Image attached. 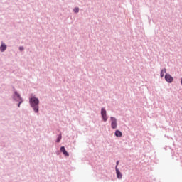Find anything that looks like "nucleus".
<instances>
[{
	"mask_svg": "<svg viewBox=\"0 0 182 182\" xmlns=\"http://www.w3.org/2000/svg\"><path fill=\"white\" fill-rule=\"evenodd\" d=\"M30 105L33 108L35 113H38L39 112V99L36 98V97H31L30 98Z\"/></svg>",
	"mask_w": 182,
	"mask_h": 182,
	"instance_id": "obj_1",
	"label": "nucleus"
},
{
	"mask_svg": "<svg viewBox=\"0 0 182 182\" xmlns=\"http://www.w3.org/2000/svg\"><path fill=\"white\" fill-rule=\"evenodd\" d=\"M111 127L112 129H117V120L113 117H111Z\"/></svg>",
	"mask_w": 182,
	"mask_h": 182,
	"instance_id": "obj_2",
	"label": "nucleus"
},
{
	"mask_svg": "<svg viewBox=\"0 0 182 182\" xmlns=\"http://www.w3.org/2000/svg\"><path fill=\"white\" fill-rule=\"evenodd\" d=\"M20 50H22V48H21V47H20Z\"/></svg>",
	"mask_w": 182,
	"mask_h": 182,
	"instance_id": "obj_14",
	"label": "nucleus"
},
{
	"mask_svg": "<svg viewBox=\"0 0 182 182\" xmlns=\"http://www.w3.org/2000/svg\"><path fill=\"white\" fill-rule=\"evenodd\" d=\"M119 163H120V161H117V166H116L117 168V166H119Z\"/></svg>",
	"mask_w": 182,
	"mask_h": 182,
	"instance_id": "obj_13",
	"label": "nucleus"
},
{
	"mask_svg": "<svg viewBox=\"0 0 182 182\" xmlns=\"http://www.w3.org/2000/svg\"><path fill=\"white\" fill-rule=\"evenodd\" d=\"M62 140V135H60L59 137L57 139V143H59Z\"/></svg>",
	"mask_w": 182,
	"mask_h": 182,
	"instance_id": "obj_12",
	"label": "nucleus"
},
{
	"mask_svg": "<svg viewBox=\"0 0 182 182\" xmlns=\"http://www.w3.org/2000/svg\"><path fill=\"white\" fill-rule=\"evenodd\" d=\"M115 170H116L117 178H122V173H120V171L119 170V168H117V166L115 167Z\"/></svg>",
	"mask_w": 182,
	"mask_h": 182,
	"instance_id": "obj_7",
	"label": "nucleus"
},
{
	"mask_svg": "<svg viewBox=\"0 0 182 182\" xmlns=\"http://www.w3.org/2000/svg\"><path fill=\"white\" fill-rule=\"evenodd\" d=\"M14 99L15 100H17V102H19L18 107L21 106V103H22V100H21V97L19 96V94L18 92H15L14 95Z\"/></svg>",
	"mask_w": 182,
	"mask_h": 182,
	"instance_id": "obj_4",
	"label": "nucleus"
},
{
	"mask_svg": "<svg viewBox=\"0 0 182 182\" xmlns=\"http://www.w3.org/2000/svg\"><path fill=\"white\" fill-rule=\"evenodd\" d=\"M60 151L63 153L64 156H66V157H69V153H68V151L65 149V146H62L60 148Z\"/></svg>",
	"mask_w": 182,
	"mask_h": 182,
	"instance_id": "obj_6",
	"label": "nucleus"
},
{
	"mask_svg": "<svg viewBox=\"0 0 182 182\" xmlns=\"http://www.w3.org/2000/svg\"><path fill=\"white\" fill-rule=\"evenodd\" d=\"M165 80L166 82H168V83H171L173 80H174V78H173L169 74H166L165 75Z\"/></svg>",
	"mask_w": 182,
	"mask_h": 182,
	"instance_id": "obj_5",
	"label": "nucleus"
},
{
	"mask_svg": "<svg viewBox=\"0 0 182 182\" xmlns=\"http://www.w3.org/2000/svg\"><path fill=\"white\" fill-rule=\"evenodd\" d=\"M123 134H122V132L119 131V130H116L115 131V136L117 137H122Z\"/></svg>",
	"mask_w": 182,
	"mask_h": 182,
	"instance_id": "obj_8",
	"label": "nucleus"
},
{
	"mask_svg": "<svg viewBox=\"0 0 182 182\" xmlns=\"http://www.w3.org/2000/svg\"><path fill=\"white\" fill-rule=\"evenodd\" d=\"M101 116L104 122H107V115L106 114V109L105 108L101 109Z\"/></svg>",
	"mask_w": 182,
	"mask_h": 182,
	"instance_id": "obj_3",
	"label": "nucleus"
},
{
	"mask_svg": "<svg viewBox=\"0 0 182 182\" xmlns=\"http://www.w3.org/2000/svg\"><path fill=\"white\" fill-rule=\"evenodd\" d=\"M166 70H167L166 68H164V69H163L161 70V77H164V73H166Z\"/></svg>",
	"mask_w": 182,
	"mask_h": 182,
	"instance_id": "obj_10",
	"label": "nucleus"
},
{
	"mask_svg": "<svg viewBox=\"0 0 182 182\" xmlns=\"http://www.w3.org/2000/svg\"><path fill=\"white\" fill-rule=\"evenodd\" d=\"M6 49V46L5 44L2 43L1 46L0 47V50L1 52H4V50Z\"/></svg>",
	"mask_w": 182,
	"mask_h": 182,
	"instance_id": "obj_9",
	"label": "nucleus"
},
{
	"mask_svg": "<svg viewBox=\"0 0 182 182\" xmlns=\"http://www.w3.org/2000/svg\"><path fill=\"white\" fill-rule=\"evenodd\" d=\"M73 11L75 12V14H77V12H79V8H78V7H75V8L73 9Z\"/></svg>",
	"mask_w": 182,
	"mask_h": 182,
	"instance_id": "obj_11",
	"label": "nucleus"
}]
</instances>
